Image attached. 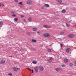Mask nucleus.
I'll return each instance as SVG.
<instances>
[{
	"instance_id": "423d86ee",
	"label": "nucleus",
	"mask_w": 76,
	"mask_h": 76,
	"mask_svg": "<svg viewBox=\"0 0 76 76\" xmlns=\"http://www.w3.org/2000/svg\"><path fill=\"white\" fill-rule=\"evenodd\" d=\"M68 37H69V38H72L74 37V35L73 34H70L68 35Z\"/></svg>"
},
{
	"instance_id": "20e7f679",
	"label": "nucleus",
	"mask_w": 76,
	"mask_h": 76,
	"mask_svg": "<svg viewBox=\"0 0 76 76\" xmlns=\"http://www.w3.org/2000/svg\"><path fill=\"white\" fill-rule=\"evenodd\" d=\"M13 70L15 72H17L18 70H20V68H16V67H14L13 68Z\"/></svg>"
},
{
	"instance_id": "ea45409f",
	"label": "nucleus",
	"mask_w": 76,
	"mask_h": 76,
	"mask_svg": "<svg viewBox=\"0 0 76 76\" xmlns=\"http://www.w3.org/2000/svg\"><path fill=\"white\" fill-rule=\"evenodd\" d=\"M41 8L42 9H44V7H42Z\"/></svg>"
},
{
	"instance_id": "a878e982",
	"label": "nucleus",
	"mask_w": 76,
	"mask_h": 76,
	"mask_svg": "<svg viewBox=\"0 0 76 76\" xmlns=\"http://www.w3.org/2000/svg\"><path fill=\"white\" fill-rule=\"evenodd\" d=\"M12 16H13V17H15V16H16V14H13V15H12Z\"/></svg>"
},
{
	"instance_id": "b1692460",
	"label": "nucleus",
	"mask_w": 76,
	"mask_h": 76,
	"mask_svg": "<svg viewBox=\"0 0 76 76\" xmlns=\"http://www.w3.org/2000/svg\"><path fill=\"white\" fill-rule=\"evenodd\" d=\"M60 35H64V32H61L60 33Z\"/></svg>"
},
{
	"instance_id": "7c9ffc66",
	"label": "nucleus",
	"mask_w": 76,
	"mask_h": 76,
	"mask_svg": "<svg viewBox=\"0 0 76 76\" xmlns=\"http://www.w3.org/2000/svg\"><path fill=\"white\" fill-rule=\"evenodd\" d=\"M60 70L61 71H63V69L61 68H59V71Z\"/></svg>"
},
{
	"instance_id": "72a5a7b5",
	"label": "nucleus",
	"mask_w": 76,
	"mask_h": 76,
	"mask_svg": "<svg viewBox=\"0 0 76 76\" xmlns=\"http://www.w3.org/2000/svg\"><path fill=\"white\" fill-rule=\"evenodd\" d=\"M50 60H53V58H52V57H50Z\"/></svg>"
},
{
	"instance_id": "412c9836",
	"label": "nucleus",
	"mask_w": 76,
	"mask_h": 76,
	"mask_svg": "<svg viewBox=\"0 0 76 76\" xmlns=\"http://www.w3.org/2000/svg\"><path fill=\"white\" fill-rule=\"evenodd\" d=\"M66 25L67 27H68V28H69L70 26V25L67 24V23H66Z\"/></svg>"
},
{
	"instance_id": "f3484780",
	"label": "nucleus",
	"mask_w": 76,
	"mask_h": 76,
	"mask_svg": "<svg viewBox=\"0 0 76 76\" xmlns=\"http://www.w3.org/2000/svg\"><path fill=\"white\" fill-rule=\"evenodd\" d=\"M18 4L19 6H22V5H23V4L22 3V2H19Z\"/></svg>"
},
{
	"instance_id": "f8f14e48",
	"label": "nucleus",
	"mask_w": 76,
	"mask_h": 76,
	"mask_svg": "<svg viewBox=\"0 0 76 76\" xmlns=\"http://www.w3.org/2000/svg\"><path fill=\"white\" fill-rule=\"evenodd\" d=\"M44 7H49V5L48 4H45L44 5Z\"/></svg>"
},
{
	"instance_id": "4c0bfd02",
	"label": "nucleus",
	"mask_w": 76,
	"mask_h": 76,
	"mask_svg": "<svg viewBox=\"0 0 76 76\" xmlns=\"http://www.w3.org/2000/svg\"><path fill=\"white\" fill-rule=\"evenodd\" d=\"M1 3H0V7H1Z\"/></svg>"
},
{
	"instance_id": "ddd939ff",
	"label": "nucleus",
	"mask_w": 76,
	"mask_h": 76,
	"mask_svg": "<svg viewBox=\"0 0 76 76\" xmlns=\"http://www.w3.org/2000/svg\"><path fill=\"white\" fill-rule=\"evenodd\" d=\"M66 12V10H65V9H64L61 11V13H65Z\"/></svg>"
},
{
	"instance_id": "bb28decb",
	"label": "nucleus",
	"mask_w": 76,
	"mask_h": 76,
	"mask_svg": "<svg viewBox=\"0 0 76 76\" xmlns=\"http://www.w3.org/2000/svg\"><path fill=\"white\" fill-rule=\"evenodd\" d=\"M52 61L51 60H50V59H49L48 60V61L49 63H51Z\"/></svg>"
},
{
	"instance_id": "9b49d317",
	"label": "nucleus",
	"mask_w": 76,
	"mask_h": 76,
	"mask_svg": "<svg viewBox=\"0 0 76 76\" xmlns=\"http://www.w3.org/2000/svg\"><path fill=\"white\" fill-rule=\"evenodd\" d=\"M56 71L58 72H60V68H57L55 69Z\"/></svg>"
},
{
	"instance_id": "0eeeda50",
	"label": "nucleus",
	"mask_w": 76,
	"mask_h": 76,
	"mask_svg": "<svg viewBox=\"0 0 76 76\" xmlns=\"http://www.w3.org/2000/svg\"><path fill=\"white\" fill-rule=\"evenodd\" d=\"M34 69L36 73L38 72V67L37 66H36L34 67Z\"/></svg>"
},
{
	"instance_id": "1a4fd4ad",
	"label": "nucleus",
	"mask_w": 76,
	"mask_h": 76,
	"mask_svg": "<svg viewBox=\"0 0 76 76\" xmlns=\"http://www.w3.org/2000/svg\"><path fill=\"white\" fill-rule=\"evenodd\" d=\"M68 61H69V60L67 58H65L64 60V63H67Z\"/></svg>"
},
{
	"instance_id": "2f4dec72",
	"label": "nucleus",
	"mask_w": 76,
	"mask_h": 76,
	"mask_svg": "<svg viewBox=\"0 0 76 76\" xmlns=\"http://www.w3.org/2000/svg\"><path fill=\"white\" fill-rule=\"evenodd\" d=\"M15 3H18V0H14Z\"/></svg>"
},
{
	"instance_id": "c9c22d12",
	"label": "nucleus",
	"mask_w": 76,
	"mask_h": 76,
	"mask_svg": "<svg viewBox=\"0 0 76 76\" xmlns=\"http://www.w3.org/2000/svg\"><path fill=\"white\" fill-rule=\"evenodd\" d=\"M74 64L75 66H76V61H75L74 63Z\"/></svg>"
},
{
	"instance_id": "a211bd4d",
	"label": "nucleus",
	"mask_w": 76,
	"mask_h": 76,
	"mask_svg": "<svg viewBox=\"0 0 76 76\" xmlns=\"http://www.w3.org/2000/svg\"><path fill=\"white\" fill-rule=\"evenodd\" d=\"M47 51H48V52H49V53H51V50L50 49H48L47 50Z\"/></svg>"
},
{
	"instance_id": "7ed1b4c3",
	"label": "nucleus",
	"mask_w": 76,
	"mask_h": 76,
	"mask_svg": "<svg viewBox=\"0 0 76 76\" xmlns=\"http://www.w3.org/2000/svg\"><path fill=\"white\" fill-rule=\"evenodd\" d=\"M32 3V1L31 0H28L27 1L26 3L27 4H29V5H31V4Z\"/></svg>"
},
{
	"instance_id": "cd10ccee",
	"label": "nucleus",
	"mask_w": 76,
	"mask_h": 76,
	"mask_svg": "<svg viewBox=\"0 0 76 76\" xmlns=\"http://www.w3.org/2000/svg\"><path fill=\"white\" fill-rule=\"evenodd\" d=\"M69 66H73V63H71L69 64Z\"/></svg>"
},
{
	"instance_id": "f704fd0d",
	"label": "nucleus",
	"mask_w": 76,
	"mask_h": 76,
	"mask_svg": "<svg viewBox=\"0 0 76 76\" xmlns=\"http://www.w3.org/2000/svg\"><path fill=\"white\" fill-rule=\"evenodd\" d=\"M21 18H24V16L23 15H21Z\"/></svg>"
},
{
	"instance_id": "aec40b11",
	"label": "nucleus",
	"mask_w": 76,
	"mask_h": 76,
	"mask_svg": "<svg viewBox=\"0 0 76 76\" xmlns=\"http://www.w3.org/2000/svg\"><path fill=\"white\" fill-rule=\"evenodd\" d=\"M28 20H29V21H30V22H31V21H32V18H28Z\"/></svg>"
},
{
	"instance_id": "f257e3e1",
	"label": "nucleus",
	"mask_w": 76,
	"mask_h": 76,
	"mask_svg": "<svg viewBox=\"0 0 76 76\" xmlns=\"http://www.w3.org/2000/svg\"><path fill=\"white\" fill-rule=\"evenodd\" d=\"M43 37H46L47 38H49L50 36V34L48 33H46L43 34Z\"/></svg>"
},
{
	"instance_id": "c85d7f7f",
	"label": "nucleus",
	"mask_w": 76,
	"mask_h": 76,
	"mask_svg": "<svg viewBox=\"0 0 76 76\" xmlns=\"http://www.w3.org/2000/svg\"><path fill=\"white\" fill-rule=\"evenodd\" d=\"M14 20L15 21V22H16V21H17V20H18V18H15L14 19Z\"/></svg>"
},
{
	"instance_id": "c756f323",
	"label": "nucleus",
	"mask_w": 76,
	"mask_h": 76,
	"mask_svg": "<svg viewBox=\"0 0 76 76\" xmlns=\"http://www.w3.org/2000/svg\"><path fill=\"white\" fill-rule=\"evenodd\" d=\"M62 67H64L66 66V65L64 64H62L61 65Z\"/></svg>"
},
{
	"instance_id": "6e6552de",
	"label": "nucleus",
	"mask_w": 76,
	"mask_h": 76,
	"mask_svg": "<svg viewBox=\"0 0 76 76\" xmlns=\"http://www.w3.org/2000/svg\"><path fill=\"white\" fill-rule=\"evenodd\" d=\"M5 63V61L4 60H1L0 61V64H3Z\"/></svg>"
},
{
	"instance_id": "6ab92c4d",
	"label": "nucleus",
	"mask_w": 76,
	"mask_h": 76,
	"mask_svg": "<svg viewBox=\"0 0 76 76\" xmlns=\"http://www.w3.org/2000/svg\"><path fill=\"white\" fill-rule=\"evenodd\" d=\"M33 31H37V28H33Z\"/></svg>"
},
{
	"instance_id": "e433bc0d",
	"label": "nucleus",
	"mask_w": 76,
	"mask_h": 76,
	"mask_svg": "<svg viewBox=\"0 0 76 76\" xmlns=\"http://www.w3.org/2000/svg\"><path fill=\"white\" fill-rule=\"evenodd\" d=\"M11 13H15V12L12 11V12Z\"/></svg>"
},
{
	"instance_id": "f03ea898",
	"label": "nucleus",
	"mask_w": 76,
	"mask_h": 76,
	"mask_svg": "<svg viewBox=\"0 0 76 76\" xmlns=\"http://www.w3.org/2000/svg\"><path fill=\"white\" fill-rule=\"evenodd\" d=\"M39 69L41 72H42V71H44V67L41 66H39Z\"/></svg>"
},
{
	"instance_id": "393cba45",
	"label": "nucleus",
	"mask_w": 76,
	"mask_h": 76,
	"mask_svg": "<svg viewBox=\"0 0 76 76\" xmlns=\"http://www.w3.org/2000/svg\"><path fill=\"white\" fill-rule=\"evenodd\" d=\"M8 75L9 76H12V73H8Z\"/></svg>"
},
{
	"instance_id": "a19ab883",
	"label": "nucleus",
	"mask_w": 76,
	"mask_h": 76,
	"mask_svg": "<svg viewBox=\"0 0 76 76\" xmlns=\"http://www.w3.org/2000/svg\"><path fill=\"white\" fill-rule=\"evenodd\" d=\"M23 20L24 22H26V20L25 19H24Z\"/></svg>"
},
{
	"instance_id": "473e14b6",
	"label": "nucleus",
	"mask_w": 76,
	"mask_h": 76,
	"mask_svg": "<svg viewBox=\"0 0 76 76\" xmlns=\"http://www.w3.org/2000/svg\"><path fill=\"white\" fill-rule=\"evenodd\" d=\"M27 34L28 35H31V33H30V32H28L27 33Z\"/></svg>"
},
{
	"instance_id": "4be33fe9",
	"label": "nucleus",
	"mask_w": 76,
	"mask_h": 76,
	"mask_svg": "<svg viewBox=\"0 0 76 76\" xmlns=\"http://www.w3.org/2000/svg\"><path fill=\"white\" fill-rule=\"evenodd\" d=\"M32 41L34 42H37V40L35 39H33L32 40Z\"/></svg>"
},
{
	"instance_id": "2eb2a0df",
	"label": "nucleus",
	"mask_w": 76,
	"mask_h": 76,
	"mask_svg": "<svg viewBox=\"0 0 76 76\" xmlns=\"http://www.w3.org/2000/svg\"><path fill=\"white\" fill-rule=\"evenodd\" d=\"M56 1L58 3H62V0H56Z\"/></svg>"
},
{
	"instance_id": "5701e85b",
	"label": "nucleus",
	"mask_w": 76,
	"mask_h": 76,
	"mask_svg": "<svg viewBox=\"0 0 76 76\" xmlns=\"http://www.w3.org/2000/svg\"><path fill=\"white\" fill-rule=\"evenodd\" d=\"M32 63H33V64H37V62L36 61H33L32 62Z\"/></svg>"
},
{
	"instance_id": "79ce46f5",
	"label": "nucleus",
	"mask_w": 76,
	"mask_h": 76,
	"mask_svg": "<svg viewBox=\"0 0 76 76\" xmlns=\"http://www.w3.org/2000/svg\"><path fill=\"white\" fill-rule=\"evenodd\" d=\"M39 33H40L39 31H38V32H37V33H38V34H39Z\"/></svg>"
},
{
	"instance_id": "9d476101",
	"label": "nucleus",
	"mask_w": 76,
	"mask_h": 76,
	"mask_svg": "<svg viewBox=\"0 0 76 76\" xmlns=\"http://www.w3.org/2000/svg\"><path fill=\"white\" fill-rule=\"evenodd\" d=\"M71 50V49L70 48H67L66 50V51L67 53H69V51Z\"/></svg>"
},
{
	"instance_id": "4468645a",
	"label": "nucleus",
	"mask_w": 76,
	"mask_h": 76,
	"mask_svg": "<svg viewBox=\"0 0 76 76\" xmlns=\"http://www.w3.org/2000/svg\"><path fill=\"white\" fill-rule=\"evenodd\" d=\"M28 70H30V71H31H31H32V73H34V70H33V69L31 70V69H30V68H28Z\"/></svg>"
},
{
	"instance_id": "dca6fc26",
	"label": "nucleus",
	"mask_w": 76,
	"mask_h": 76,
	"mask_svg": "<svg viewBox=\"0 0 76 76\" xmlns=\"http://www.w3.org/2000/svg\"><path fill=\"white\" fill-rule=\"evenodd\" d=\"M3 25V22L1 21L0 22V28L2 27V25Z\"/></svg>"
},
{
	"instance_id": "58836bf2",
	"label": "nucleus",
	"mask_w": 76,
	"mask_h": 76,
	"mask_svg": "<svg viewBox=\"0 0 76 76\" xmlns=\"http://www.w3.org/2000/svg\"><path fill=\"white\" fill-rule=\"evenodd\" d=\"M61 44V47H63V45L61 44Z\"/></svg>"
},
{
	"instance_id": "39448f33",
	"label": "nucleus",
	"mask_w": 76,
	"mask_h": 76,
	"mask_svg": "<svg viewBox=\"0 0 76 76\" xmlns=\"http://www.w3.org/2000/svg\"><path fill=\"white\" fill-rule=\"evenodd\" d=\"M43 27L45 28H47V29H49V28H51V26H47L46 25H44Z\"/></svg>"
}]
</instances>
